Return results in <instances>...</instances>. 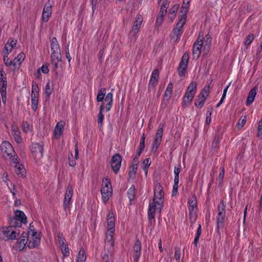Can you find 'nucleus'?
Masks as SVG:
<instances>
[{
  "label": "nucleus",
  "instance_id": "423d86ee",
  "mask_svg": "<svg viewBox=\"0 0 262 262\" xmlns=\"http://www.w3.org/2000/svg\"><path fill=\"white\" fill-rule=\"evenodd\" d=\"M30 149L32 156L37 162L40 160L43 155V145L38 143H34L30 146Z\"/></svg>",
  "mask_w": 262,
  "mask_h": 262
},
{
  "label": "nucleus",
  "instance_id": "b1692460",
  "mask_svg": "<svg viewBox=\"0 0 262 262\" xmlns=\"http://www.w3.org/2000/svg\"><path fill=\"white\" fill-rule=\"evenodd\" d=\"M172 83L170 82L166 88V90L164 93V98L163 99V101L165 102L166 101L165 105H166L167 104V103L168 102L171 95L172 90Z\"/></svg>",
  "mask_w": 262,
  "mask_h": 262
},
{
  "label": "nucleus",
  "instance_id": "e433bc0d",
  "mask_svg": "<svg viewBox=\"0 0 262 262\" xmlns=\"http://www.w3.org/2000/svg\"><path fill=\"white\" fill-rule=\"evenodd\" d=\"M169 3L167 0H163L162 2V5L160 8V14L162 15H165L167 13V9L168 7Z\"/></svg>",
  "mask_w": 262,
  "mask_h": 262
},
{
  "label": "nucleus",
  "instance_id": "864d4df0",
  "mask_svg": "<svg viewBox=\"0 0 262 262\" xmlns=\"http://www.w3.org/2000/svg\"><path fill=\"white\" fill-rule=\"evenodd\" d=\"M57 238L59 246L65 244L66 239L64 238L62 233L59 232L58 234Z\"/></svg>",
  "mask_w": 262,
  "mask_h": 262
},
{
  "label": "nucleus",
  "instance_id": "393cba45",
  "mask_svg": "<svg viewBox=\"0 0 262 262\" xmlns=\"http://www.w3.org/2000/svg\"><path fill=\"white\" fill-rule=\"evenodd\" d=\"M107 229L115 230V216L113 212H109L107 214Z\"/></svg>",
  "mask_w": 262,
  "mask_h": 262
},
{
  "label": "nucleus",
  "instance_id": "69168bd1",
  "mask_svg": "<svg viewBox=\"0 0 262 262\" xmlns=\"http://www.w3.org/2000/svg\"><path fill=\"white\" fill-rule=\"evenodd\" d=\"M70 157H71V158H73V155L72 154H71L70 156L69 155V164L71 166L74 167L76 165L75 160H73V159H71Z\"/></svg>",
  "mask_w": 262,
  "mask_h": 262
},
{
  "label": "nucleus",
  "instance_id": "338daca9",
  "mask_svg": "<svg viewBox=\"0 0 262 262\" xmlns=\"http://www.w3.org/2000/svg\"><path fill=\"white\" fill-rule=\"evenodd\" d=\"M258 133L257 135L258 136H259L260 135H262V119H260L258 123Z\"/></svg>",
  "mask_w": 262,
  "mask_h": 262
},
{
  "label": "nucleus",
  "instance_id": "f03ea898",
  "mask_svg": "<svg viewBox=\"0 0 262 262\" xmlns=\"http://www.w3.org/2000/svg\"><path fill=\"white\" fill-rule=\"evenodd\" d=\"M186 21V15L185 14L182 15L178 22L176 25V27L174 28L171 34V38L173 42L177 43L180 39L183 33V27Z\"/></svg>",
  "mask_w": 262,
  "mask_h": 262
},
{
  "label": "nucleus",
  "instance_id": "1a4fd4ad",
  "mask_svg": "<svg viewBox=\"0 0 262 262\" xmlns=\"http://www.w3.org/2000/svg\"><path fill=\"white\" fill-rule=\"evenodd\" d=\"M189 54L187 52L183 54L178 68V72L180 77H184L188 68Z\"/></svg>",
  "mask_w": 262,
  "mask_h": 262
},
{
  "label": "nucleus",
  "instance_id": "2f4dec72",
  "mask_svg": "<svg viewBox=\"0 0 262 262\" xmlns=\"http://www.w3.org/2000/svg\"><path fill=\"white\" fill-rule=\"evenodd\" d=\"M53 90V84L50 81L48 82L45 87V95L47 98H49Z\"/></svg>",
  "mask_w": 262,
  "mask_h": 262
},
{
  "label": "nucleus",
  "instance_id": "c03bdc74",
  "mask_svg": "<svg viewBox=\"0 0 262 262\" xmlns=\"http://www.w3.org/2000/svg\"><path fill=\"white\" fill-rule=\"evenodd\" d=\"M163 125H162L161 123H160L159 126V128L156 133L155 139H157L161 141L162 140V137L163 136Z\"/></svg>",
  "mask_w": 262,
  "mask_h": 262
},
{
  "label": "nucleus",
  "instance_id": "c85d7f7f",
  "mask_svg": "<svg viewBox=\"0 0 262 262\" xmlns=\"http://www.w3.org/2000/svg\"><path fill=\"white\" fill-rule=\"evenodd\" d=\"M52 52H60V49L57 39L56 37H53L51 42Z\"/></svg>",
  "mask_w": 262,
  "mask_h": 262
},
{
  "label": "nucleus",
  "instance_id": "79ce46f5",
  "mask_svg": "<svg viewBox=\"0 0 262 262\" xmlns=\"http://www.w3.org/2000/svg\"><path fill=\"white\" fill-rule=\"evenodd\" d=\"M210 92V86L205 85L203 90L199 94V96L207 99Z\"/></svg>",
  "mask_w": 262,
  "mask_h": 262
},
{
  "label": "nucleus",
  "instance_id": "58836bf2",
  "mask_svg": "<svg viewBox=\"0 0 262 262\" xmlns=\"http://www.w3.org/2000/svg\"><path fill=\"white\" fill-rule=\"evenodd\" d=\"M51 61H61V55L60 52H52L51 55Z\"/></svg>",
  "mask_w": 262,
  "mask_h": 262
},
{
  "label": "nucleus",
  "instance_id": "f8f14e48",
  "mask_svg": "<svg viewBox=\"0 0 262 262\" xmlns=\"http://www.w3.org/2000/svg\"><path fill=\"white\" fill-rule=\"evenodd\" d=\"M14 223L15 226L20 227L23 223H27V217L23 211L17 210L14 212Z\"/></svg>",
  "mask_w": 262,
  "mask_h": 262
},
{
  "label": "nucleus",
  "instance_id": "13d9d810",
  "mask_svg": "<svg viewBox=\"0 0 262 262\" xmlns=\"http://www.w3.org/2000/svg\"><path fill=\"white\" fill-rule=\"evenodd\" d=\"M181 256V251L180 249L178 247L175 248V252H174V258L177 261H178L180 258Z\"/></svg>",
  "mask_w": 262,
  "mask_h": 262
},
{
  "label": "nucleus",
  "instance_id": "72a5a7b5",
  "mask_svg": "<svg viewBox=\"0 0 262 262\" xmlns=\"http://www.w3.org/2000/svg\"><path fill=\"white\" fill-rule=\"evenodd\" d=\"M85 252L84 250L81 249L77 255V262H85L86 260Z\"/></svg>",
  "mask_w": 262,
  "mask_h": 262
},
{
  "label": "nucleus",
  "instance_id": "5fc2aeb1",
  "mask_svg": "<svg viewBox=\"0 0 262 262\" xmlns=\"http://www.w3.org/2000/svg\"><path fill=\"white\" fill-rule=\"evenodd\" d=\"M41 71L44 74H48L49 72V70L47 66L43 65L41 67L37 70L38 74L40 75Z\"/></svg>",
  "mask_w": 262,
  "mask_h": 262
},
{
  "label": "nucleus",
  "instance_id": "a19ab883",
  "mask_svg": "<svg viewBox=\"0 0 262 262\" xmlns=\"http://www.w3.org/2000/svg\"><path fill=\"white\" fill-rule=\"evenodd\" d=\"M196 86H197L196 82L193 81L189 85L186 91L188 92L189 93H192V94L195 95V94L196 93Z\"/></svg>",
  "mask_w": 262,
  "mask_h": 262
},
{
  "label": "nucleus",
  "instance_id": "bf43d9fd",
  "mask_svg": "<svg viewBox=\"0 0 262 262\" xmlns=\"http://www.w3.org/2000/svg\"><path fill=\"white\" fill-rule=\"evenodd\" d=\"M165 15L160 14V16H158L156 18V24L158 25H161L164 20V17Z\"/></svg>",
  "mask_w": 262,
  "mask_h": 262
},
{
  "label": "nucleus",
  "instance_id": "e2e57ef3",
  "mask_svg": "<svg viewBox=\"0 0 262 262\" xmlns=\"http://www.w3.org/2000/svg\"><path fill=\"white\" fill-rule=\"evenodd\" d=\"M12 227H9L7 228L6 229L3 230L4 234L7 237H8L9 238V239L10 238L11 231L12 230Z\"/></svg>",
  "mask_w": 262,
  "mask_h": 262
},
{
  "label": "nucleus",
  "instance_id": "3c124183",
  "mask_svg": "<svg viewBox=\"0 0 262 262\" xmlns=\"http://www.w3.org/2000/svg\"><path fill=\"white\" fill-rule=\"evenodd\" d=\"M190 0H184L182 6L181 8V12H183L185 9V13L187 12L188 10L187 8L189 6Z\"/></svg>",
  "mask_w": 262,
  "mask_h": 262
},
{
  "label": "nucleus",
  "instance_id": "0e129e2a",
  "mask_svg": "<svg viewBox=\"0 0 262 262\" xmlns=\"http://www.w3.org/2000/svg\"><path fill=\"white\" fill-rule=\"evenodd\" d=\"M179 5L176 4L170 9L169 13L170 14H176L179 9Z\"/></svg>",
  "mask_w": 262,
  "mask_h": 262
},
{
  "label": "nucleus",
  "instance_id": "473e14b6",
  "mask_svg": "<svg viewBox=\"0 0 262 262\" xmlns=\"http://www.w3.org/2000/svg\"><path fill=\"white\" fill-rule=\"evenodd\" d=\"M135 187L134 185L128 189L127 194L130 201L134 200L135 197Z\"/></svg>",
  "mask_w": 262,
  "mask_h": 262
},
{
  "label": "nucleus",
  "instance_id": "ddd939ff",
  "mask_svg": "<svg viewBox=\"0 0 262 262\" xmlns=\"http://www.w3.org/2000/svg\"><path fill=\"white\" fill-rule=\"evenodd\" d=\"M122 161V157L119 154L114 155L111 159V167L115 173L119 171Z\"/></svg>",
  "mask_w": 262,
  "mask_h": 262
},
{
  "label": "nucleus",
  "instance_id": "6e6d98bb",
  "mask_svg": "<svg viewBox=\"0 0 262 262\" xmlns=\"http://www.w3.org/2000/svg\"><path fill=\"white\" fill-rule=\"evenodd\" d=\"M161 142V140H159L157 139H155V140L154 141L153 144H152V149L153 150L155 149V151H157L158 148H159L160 144Z\"/></svg>",
  "mask_w": 262,
  "mask_h": 262
},
{
  "label": "nucleus",
  "instance_id": "f257e3e1",
  "mask_svg": "<svg viewBox=\"0 0 262 262\" xmlns=\"http://www.w3.org/2000/svg\"><path fill=\"white\" fill-rule=\"evenodd\" d=\"M164 191L163 187L159 183L155 185L154 189V196L152 202L150 203L148 210V218L150 224H155V214L156 211L161 213L163 207Z\"/></svg>",
  "mask_w": 262,
  "mask_h": 262
},
{
  "label": "nucleus",
  "instance_id": "ea45409f",
  "mask_svg": "<svg viewBox=\"0 0 262 262\" xmlns=\"http://www.w3.org/2000/svg\"><path fill=\"white\" fill-rule=\"evenodd\" d=\"M9 54H7V53H5L4 56V61L5 62V65L7 67H9L11 65L14 66V67H16L17 64V62H15V61H9V58H8Z\"/></svg>",
  "mask_w": 262,
  "mask_h": 262
},
{
  "label": "nucleus",
  "instance_id": "f704fd0d",
  "mask_svg": "<svg viewBox=\"0 0 262 262\" xmlns=\"http://www.w3.org/2000/svg\"><path fill=\"white\" fill-rule=\"evenodd\" d=\"M102 107H100L99 113L98 114V123L100 127V129L102 127L103 121L104 120V115L103 114V111Z\"/></svg>",
  "mask_w": 262,
  "mask_h": 262
},
{
  "label": "nucleus",
  "instance_id": "774afa93",
  "mask_svg": "<svg viewBox=\"0 0 262 262\" xmlns=\"http://www.w3.org/2000/svg\"><path fill=\"white\" fill-rule=\"evenodd\" d=\"M17 234H18L16 233V232L12 229V230L11 231V234H10V236L9 239H14L16 238Z\"/></svg>",
  "mask_w": 262,
  "mask_h": 262
},
{
  "label": "nucleus",
  "instance_id": "7ed1b4c3",
  "mask_svg": "<svg viewBox=\"0 0 262 262\" xmlns=\"http://www.w3.org/2000/svg\"><path fill=\"white\" fill-rule=\"evenodd\" d=\"M1 150L3 156L5 158H9L12 162H17V156L11 144L8 141H4L1 145Z\"/></svg>",
  "mask_w": 262,
  "mask_h": 262
},
{
  "label": "nucleus",
  "instance_id": "aec40b11",
  "mask_svg": "<svg viewBox=\"0 0 262 262\" xmlns=\"http://www.w3.org/2000/svg\"><path fill=\"white\" fill-rule=\"evenodd\" d=\"M7 78L6 74L3 71H0V92L2 93L3 92H7Z\"/></svg>",
  "mask_w": 262,
  "mask_h": 262
},
{
  "label": "nucleus",
  "instance_id": "4468645a",
  "mask_svg": "<svg viewBox=\"0 0 262 262\" xmlns=\"http://www.w3.org/2000/svg\"><path fill=\"white\" fill-rule=\"evenodd\" d=\"M113 102V94L112 93H107L104 99L102 101V103L100 107H102V110L105 108L107 112L111 110Z\"/></svg>",
  "mask_w": 262,
  "mask_h": 262
},
{
  "label": "nucleus",
  "instance_id": "4c0bfd02",
  "mask_svg": "<svg viewBox=\"0 0 262 262\" xmlns=\"http://www.w3.org/2000/svg\"><path fill=\"white\" fill-rule=\"evenodd\" d=\"M206 100V98L198 95V99L195 100L194 102L195 106L199 108L202 107Z\"/></svg>",
  "mask_w": 262,
  "mask_h": 262
},
{
  "label": "nucleus",
  "instance_id": "9b49d317",
  "mask_svg": "<svg viewBox=\"0 0 262 262\" xmlns=\"http://www.w3.org/2000/svg\"><path fill=\"white\" fill-rule=\"evenodd\" d=\"M39 96V88L37 84H33L32 85L31 93V107L33 110L35 111L38 106Z\"/></svg>",
  "mask_w": 262,
  "mask_h": 262
},
{
  "label": "nucleus",
  "instance_id": "de8ad7c7",
  "mask_svg": "<svg viewBox=\"0 0 262 262\" xmlns=\"http://www.w3.org/2000/svg\"><path fill=\"white\" fill-rule=\"evenodd\" d=\"M60 248L62 251L63 256H67L69 255V249L68 247L66 244L60 246Z\"/></svg>",
  "mask_w": 262,
  "mask_h": 262
},
{
  "label": "nucleus",
  "instance_id": "603ef678",
  "mask_svg": "<svg viewBox=\"0 0 262 262\" xmlns=\"http://www.w3.org/2000/svg\"><path fill=\"white\" fill-rule=\"evenodd\" d=\"M179 182V181H174V184L173 185V188L171 192L172 196L176 195L178 192Z\"/></svg>",
  "mask_w": 262,
  "mask_h": 262
},
{
  "label": "nucleus",
  "instance_id": "20e7f679",
  "mask_svg": "<svg viewBox=\"0 0 262 262\" xmlns=\"http://www.w3.org/2000/svg\"><path fill=\"white\" fill-rule=\"evenodd\" d=\"M101 192L103 202L106 203L112 194V185L110 179L105 178L103 180Z\"/></svg>",
  "mask_w": 262,
  "mask_h": 262
},
{
  "label": "nucleus",
  "instance_id": "37998d69",
  "mask_svg": "<svg viewBox=\"0 0 262 262\" xmlns=\"http://www.w3.org/2000/svg\"><path fill=\"white\" fill-rule=\"evenodd\" d=\"M13 136L15 141L18 143L21 142V138L20 136V133L19 130L14 128L13 129Z\"/></svg>",
  "mask_w": 262,
  "mask_h": 262
},
{
  "label": "nucleus",
  "instance_id": "4d7b16f0",
  "mask_svg": "<svg viewBox=\"0 0 262 262\" xmlns=\"http://www.w3.org/2000/svg\"><path fill=\"white\" fill-rule=\"evenodd\" d=\"M196 211H189V217L192 223H194L196 220Z\"/></svg>",
  "mask_w": 262,
  "mask_h": 262
},
{
  "label": "nucleus",
  "instance_id": "c756f323",
  "mask_svg": "<svg viewBox=\"0 0 262 262\" xmlns=\"http://www.w3.org/2000/svg\"><path fill=\"white\" fill-rule=\"evenodd\" d=\"M106 89L105 88H101L99 90L96 100L97 102H102L105 98L106 96Z\"/></svg>",
  "mask_w": 262,
  "mask_h": 262
},
{
  "label": "nucleus",
  "instance_id": "9d476101",
  "mask_svg": "<svg viewBox=\"0 0 262 262\" xmlns=\"http://www.w3.org/2000/svg\"><path fill=\"white\" fill-rule=\"evenodd\" d=\"M53 5V2L50 3V0H48V2L46 3L41 15V19L43 22L47 23L51 16Z\"/></svg>",
  "mask_w": 262,
  "mask_h": 262
},
{
  "label": "nucleus",
  "instance_id": "5701e85b",
  "mask_svg": "<svg viewBox=\"0 0 262 262\" xmlns=\"http://www.w3.org/2000/svg\"><path fill=\"white\" fill-rule=\"evenodd\" d=\"M188 203L189 211H197V200L194 195L189 198Z\"/></svg>",
  "mask_w": 262,
  "mask_h": 262
},
{
  "label": "nucleus",
  "instance_id": "680f3d73",
  "mask_svg": "<svg viewBox=\"0 0 262 262\" xmlns=\"http://www.w3.org/2000/svg\"><path fill=\"white\" fill-rule=\"evenodd\" d=\"M247 120V118L246 116L242 117L241 118V122H239L237 125L238 127H243Z\"/></svg>",
  "mask_w": 262,
  "mask_h": 262
},
{
  "label": "nucleus",
  "instance_id": "bb28decb",
  "mask_svg": "<svg viewBox=\"0 0 262 262\" xmlns=\"http://www.w3.org/2000/svg\"><path fill=\"white\" fill-rule=\"evenodd\" d=\"M257 93V88H254L252 89L248 94L247 99L246 103L247 105H250L254 101Z\"/></svg>",
  "mask_w": 262,
  "mask_h": 262
},
{
  "label": "nucleus",
  "instance_id": "a878e982",
  "mask_svg": "<svg viewBox=\"0 0 262 262\" xmlns=\"http://www.w3.org/2000/svg\"><path fill=\"white\" fill-rule=\"evenodd\" d=\"M138 164V160H133L132 165L129 168L128 172V176L130 178H134L135 177L137 170V166Z\"/></svg>",
  "mask_w": 262,
  "mask_h": 262
},
{
  "label": "nucleus",
  "instance_id": "052dcab7",
  "mask_svg": "<svg viewBox=\"0 0 262 262\" xmlns=\"http://www.w3.org/2000/svg\"><path fill=\"white\" fill-rule=\"evenodd\" d=\"M22 235H23L22 237H23V238L20 240V242H19L20 245H21V244H23L24 245H25L26 244L28 245V240L26 241L25 239V237H26L27 236H28V233H23L22 234Z\"/></svg>",
  "mask_w": 262,
  "mask_h": 262
},
{
  "label": "nucleus",
  "instance_id": "c9c22d12",
  "mask_svg": "<svg viewBox=\"0 0 262 262\" xmlns=\"http://www.w3.org/2000/svg\"><path fill=\"white\" fill-rule=\"evenodd\" d=\"M221 140V137L219 135H216L215 136L213 140L211 147L214 150L217 149L219 147V143Z\"/></svg>",
  "mask_w": 262,
  "mask_h": 262
},
{
  "label": "nucleus",
  "instance_id": "8fccbe9b",
  "mask_svg": "<svg viewBox=\"0 0 262 262\" xmlns=\"http://www.w3.org/2000/svg\"><path fill=\"white\" fill-rule=\"evenodd\" d=\"M181 170V165H179L178 167H174V181H179V173Z\"/></svg>",
  "mask_w": 262,
  "mask_h": 262
},
{
  "label": "nucleus",
  "instance_id": "412c9836",
  "mask_svg": "<svg viewBox=\"0 0 262 262\" xmlns=\"http://www.w3.org/2000/svg\"><path fill=\"white\" fill-rule=\"evenodd\" d=\"M64 125V121H60L57 123L54 130V134L57 138H59L62 134Z\"/></svg>",
  "mask_w": 262,
  "mask_h": 262
},
{
  "label": "nucleus",
  "instance_id": "6ab92c4d",
  "mask_svg": "<svg viewBox=\"0 0 262 262\" xmlns=\"http://www.w3.org/2000/svg\"><path fill=\"white\" fill-rule=\"evenodd\" d=\"M141 243L139 239H137L133 247L134 251V261L138 262L141 255Z\"/></svg>",
  "mask_w": 262,
  "mask_h": 262
},
{
  "label": "nucleus",
  "instance_id": "a18cd8bd",
  "mask_svg": "<svg viewBox=\"0 0 262 262\" xmlns=\"http://www.w3.org/2000/svg\"><path fill=\"white\" fill-rule=\"evenodd\" d=\"M253 39H254L253 34H251L247 36L246 38L245 39V42H244V45L246 46V48L247 49L249 47V46L251 43V42H252Z\"/></svg>",
  "mask_w": 262,
  "mask_h": 262
},
{
  "label": "nucleus",
  "instance_id": "39448f33",
  "mask_svg": "<svg viewBox=\"0 0 262 262\" xmlns=\"http://www.w3.org/2000/svg\"><path fill=\"white\" fill-rule=\"evenodd\" d=\"M217 216L216 217L217 227L218 228H223L224 225L226 216V203L222 200H221L217 207Z\"/></svg>",
  "mask_w": 262,
  "mask_h": 262
},
{
  "label": "nucleus",
  "instance_id": "09e8293b",
  "mask_svg": "<svg viewBox=\"0 0 262 262\" xmlns=\"http://www.w3.org/2000/svg\"><path fill=\"white\" fill-rule=\"evenodd\" d=\"M150 164L151 162L149 158L145 159L143 162V164L144 165L143 169L145 171L146 174L147 173V168L150 166Z\"/></svg>",
  "mask_w": 262,
  "mask_h": 262
},
{
  "label": "nucleus",
  "instance_id": "6e6552de",
  "mask_svg": "<svg viewBox=\"0 0 262 262\" xmlns=\"http://www.w3.org/2000/svg\"><path fill=\"white\" fill-rule=\"evenodd\" d=\"M40 242L39 234L35 230L28 231V247L33 248L37 246Z\"/></svg>",
  "mask_w": 262,
  "mask_h": 262
},
{
  "label": "nucleus",
  "instance_id": "f3484780",
  "mask_svg": "<svg viewBox=\"0 0 262 262\" xmlns=\"http://www.w3.org/2000/svg\"><path fill=\"white\" fill-rule=\"evenodd\" d=\"M73 195V188L71 186L69 185L67 187L66 192L63 200V208L67 210L70 207V201Z\"/></svg>",
  "mask_w": 262,
  "mask_h": 262
},
{
  "label": "nucleus",
  "instance_id": "cd10ccee",
  "mask_svg": "<svg viewBox=\"0 0 262 262\" xmlns=\"http://www.w3.org/2000/svg\"><path fill=\"white\" fill-rule=\"evenodd\" d=\"M195 95L186 91L183 99V105H186L192 100Z\"/></svg>",
  "mask_w": 262,
  "mask_h": 262
},
{
  "label": "nucleus",
  "instance_id": "49530a36",
  "mask_svg": "<svg viewBox=\"0 0 262 262\" xmlns=\"http://www.w3.org/2000/svg\"><path fill=\"white\" fill-rule=\"evenodd\" d=\"M25 58V55L23 53H19L17 57H16L13 61H15V62H17L19 65L21 64L22 61L24 60Z\"/></svg>",
  "mask_w": 262,
  "mask_h": 262
},
{
  "label": "nucleus",
  "instance_id": "dca6fc26",
  "mask_svg": "<svg viewBox=\"0 0 262 262\" xmlns=\"http://www.w3.org/2000/svg\"><path fill=\"white\" fill-rule=\"evenodd\" d=\"M203 47V41L200 39L199 37L194 42L192 47V54L193 58L198 59L201 54V49Z\"/></svg>",
  "mask_w": 262,
  "mask_h": 262
},
{
  "label": "nucleus",
  "instance_id": "a211bd4d",
  "mask_svg": "<svg viewBox=\"0 0 262 262\" xmlns=\"http://www.w3.org/2000/svg\"><path fill=\"white\" fill-rule=\"evenodd\" d=\"M158 78H159V71L157 69L154 70L152 72V74L149 80V82L148 83V89L151 90L154 89L156 85L157 84L158 82Z\"/></svg>",
  "mask_w": 262,
  "mask_h": 262
},
{
  "label": "nucleus",
  "instance_id": "2eb2a0df",
  "mask_svg": "<svg viewBox=\"0 0 262 262\" xmlns=\"http://www.w3.org/2000/svg\"><path fill=\"white\" fill-rule=\"evenodd\" d=\"M115 230H107L106 232L105 245V248H107L111 253L112 250L114 248V239L113 234Z\"/></svg>",
  "mask_w": 262,
  "mask_h": 262
},
{
  "label": "nucleus",
  "instance_id": "0eeeda50",
  "mask_svg": "<svg viewBox=\"0 0 262 262\" xmlns=\"http://www.w3.org/2000/svg\"><path fill=\"white\" fill-rule=\"evenodd\" d=\"M143 18L140 14L137 15L136 16V20L134 23V25L129 33V36L131 40L135 41L137 38V35L139 32V29L141 27Z\"/></svg>",
  "mask_w": 262,
  "mask_h": 262
},
{
  "label": "nucleus",
  "instance_id": "7c9ffc66",
  "mask_svg": "<svg viewBox=\"0 0 262 262\" xmlns=\"http://www.w3.org/2000/svg\"><path fill=\"white\" fill-rule=\"evenodd\" d=\"M13 163L15 164L14 166V171L15 173L18 176L20 174L22 175V173L24 171V168L23 165L19 164L18 158L17 157V162Z\"/></svg>",
  "mask_w": 262,
  "mask_h": 262
},
{
  "label": "nucleus",
  "instance_id": "4be33fe9",
  "mask_svg": "<svg viewBox=\"0 0 262 262\" xmlns=\"http://www.w3.org/2000/svg\"><path fill=\"white\" fill-rule=\"evenodd\" d=\"M16 40H14L12 38L8 39L4 47L5 53L7 54H9L12 52L16 45Z\"/></svg>",
  "mask_w": 262,
  "mask_h": 262
}]
</instances>
